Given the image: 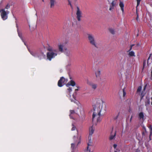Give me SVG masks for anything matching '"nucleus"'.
<instances>
[{"label": "nucleus", "mask_w": 152, "mask_h": 152, "mask_svg": "<svg viewBox=\"0 0 152 152\" xmlns=\"http://www.w3.org/2000/svg\"><path fill=\"white\" fill-rule=\"evenodd\" d=\"M151 77H152V69L151 71Z\"/></svg>", "instance_id": "46"}, {"label": "nucleus", "mask_w": 152, "mask_h": 152, "mask_svg": "<svg viewBox=\"0 0 152 152\" xmlns=\"http://www.w3.org/2000/svg\"><path fill=\"white\" fill-rule=\"evenodd\" d=\"M139 45V44H137V46H138V45Z\"/></svg>", "instance_id": "53"}, {"label": "nucleus", "mask_w": 152, "mask_h": 152, "mask_svg": "<svg viewBox=\"0 0 152 152\" xmlns=\"http://www.w3.org/2000/svg\"><path fill=\"white\" fill-rule=\"evenodd\" d=\"M115 6V4L114 3V1H113L112 3L111 4L110 6L109 10H111L112 9H113L114 8V7Z\"/></svg>", "instance_id": "16"}, {"label": "nucleus", "mask_w": 152, "mask_h": 152, "mask_svg": "<svg viewBox=\"0 0 152 152\" xmlns=\"http://www.w3.org/2000/svg\"><path fill=\"white\" fill-rule=\"evenodd\" d=\"M150 129V137L152 135V127L151 125H150L149 127Z\"/></svg>", "instance_id": "23"}, {"label": "nucleus", "mask_w": 152, "mask_h": 152, "mask_svg": "<svg viewBox=\"0 0 152 152\" xmlns=\"http://www.w3.org/2000/svg\"><path fill=\"white\" fill-rule=\"evenodd\" d=\"M151 54H150V55H149V57L148 58V60H147V64H148V60L150 59V57L151 56Z\"/></svg>", "instance_id": "35"}, {"label": "nucleus", "mask_w": 152, "mask_h": 152, "mask_svg": "<svg viewBox=\"0 0 152 152\" xmlns=\"http://www.w3.org/2000/svg\"><path fill=\"white\" fill-rule=\"evenodd\" d=\"M119 113H118V115H117L116 116H115V118H114V119L115 120H116V119H117V118H118V115H119Z\"/></svg>", "instance_id": "39"}, {"label": "nucleus", "mask_w": 152, "mask_h": 152, "mask_svg": "<svg viewBox=\"0 0 152 152\" xmlns=\"http://www.w3.org/2000/svg\"><path fill=\"white\" fill-rule=\"evenodd\" d=\"M109 31L110 32L113 34H115L114 30L112 28H110L109 29Z\"/></svg>", "instance_id": "25"}, {"label": "nucleus", "mask_w": 152, "mask_h": 152, "mask_svg": "<svg viewBox=\"0 0 152 152\" xmlns=\"http://www.w3.org/2000/svg\"><path fill=\"white\" fill-rule=\"evenodd\" d=\"M123 96L124 97L125 96L126 94V93L124 89H123Z\"/></svg>", "instance_id": "33"}, {"label": "nucleus", "mask_w": 152, "mask_h": 152, "mask_svg": "<svg viewBox=\"0 0 152 152\" xmlns=\"http://www.w3.org/2000/svg\"><path fill=\"white\" fill-rule=\"evenodd\" d=\"M58 50L60 52H63V49H64L65 50L66 49V48H64V44H60L58 45Z\"/></svg>", "instance_id": "9"}, {"label": "nucleus", "mask_w": 152, "mask_h": 152, "mask_svg": "<svg viewBox=\"0 0 152 152\" xmlns=\"http://www.w3.org/2000/svg\"><path fill=\"white\" fill-rule=\"evenodd\" d=\"M117 146V145L116 144H114L113 145V147L114 148H115Z\"/></svg>", "instance_id": "42"}, {"label": "nucleus", "mask_w": 152, "mask_h": 152, "mask_svg": "<svg viewBox=\"0 0 152 152\" xmlns=\"http://www.w3.org/2000/svg\"><path fill=\"white\" fill-rule=\"evenodd\" d=\"M141 0H137V7H138L140 4Z\"/></svg>", "instance_id": "31"}, {"label": "nucleus", "mask_w": 152, "mask_h": 152, "mask_svg": "<svg viewBox=\"0 0 152 152\" xmlns=\"http://www.w3.org/2000/svg\"><path fill=\"white\" fill-rule=\"evenodd\" d=\"M70 114L69 115V116L70 118L73 119V118L72 116V115L74 114L75 113L74 110H70Z\"/></svg>", "instance_id": "17"}, {"label": "nucleus", "mask_w": 152, "mask_h": 152, "mask_svg": "<svg viewBox=\"0 0 152 152\" xmlns=\"http://www.w3.org/2000/svg\"><path fill=\"white\" fill-rule=\"evenodd\" d=\"M151 105H152V97L151 98Z\"/></svg>", "instance_id": "44"}, {"label": "nucleus", "mask_w": 152, "mask_h": 152, "mask_svg": "<svg viewBox=\"0 0 152 152\" xmlns=\"http://www.w3.org/2000/svg\"><path fill=\"white\" fill-rule=\"evenodd\" d=\"M146 60H144L143 61V68H144V67L145 66V64H146Z\"/></svg>", "instance_id": "32"}, {"label": "nucleus", "mask_w": 152, "mask_h": 152, "mask_svg": "<svg viewBox=\"0 0 152 152\" xmlns=\"http://www.w3.org/2000/svg\"><path fill=\"white\" fill-rule=\"evenodd\" d=\"M144 134V132H142V135H143V134Z\"/></svg>", "instance_id": "48"}, {"label": "nucleus", "mask_w": 152, "mask_h": 152, "mask_svg": "<svg viewBox=\"0 0 152 152\" xmlns=\"http://www.w3.org/2000/svg\"><path fill=\"white\" fill-rule=\"evenodd\" d=\"M42 1H44V0H42Z\"/></svg>", "instance_id": "51"}, {"label": "nucleus", "mask_w": 152, "mask_h": 152, "mask_svg": "<svg viewBox=\"0 0 152 152\" xmlns=\"http://www.w3.org/2000/svg\"><path fill=\"white\" fill-rule=\"evenodd\" d=\"M146 86H147V85H145L144 86V88H143V90H145V89H146Z\"/></svg>", "instance_id": "41"}, {"label": "nucleus", "mask_w": 152, "mask_h": 152, "mask_svg": "<svg viewBox=\"0 0 152 152\" xmlns=\"http://www.w3.org/2000/svg\"><path fill=\"white\" fill-rule=\"evenodd\" d=\"M114 152H117L116 151H115Z\"/></svg>", "instance_id": "52"}, {"label": "nucleus", "mask_w": 152, "mask_h": 152, "mask_svg": "<svg viewBox=\"0 0 152 152\" xmlns=\"http://www.w3.org/2000/svg\"><path fill=\"white\" fill-rule=\"evenodd\" d=\"M132 118V116L131 117V118H130V122L131 121Z\"/></svg>", "instance_id": "43"}, {"label": "nucleus", "mask_w": 152, "mask_h": 152, "mask_svg": "<svg viewBox=\"0 0 152 152\" xmlns=\"http://www.w3.org/2000/svg\"><path fill=\"white\" fill-rule=\"evenodd\" d=\"M95 75L97 78H100L101 71L99 70H97L95 72Z\"/></svg>", "instance_id": "11"}, {"label": "nucleus", "mask_w": 152, "mask_h": 152, "mask_svg": "<svg viewBox=\"0 0 152 152\" xmlns=\"http://www.w3.org/2000/svg\"><path fill=\"white\" fill-rule=\"evenodd\" d=\"M150 104V101L149 100H148L147 101L145 102V105L146 106L149 105Z\"/></svg>", "instance_id": "27"}, {"label": "nucleus", "mask_w": 152, "mask_h": 152, "mask_svg": "<svg viewBox=\"0 0 152 152\" xmlns=\"http://www.w3.org/2000/svg\"><path fill=\"white\" fill-rule=\"evenodd\" d=\"M73 139L75 142V143H76L77 142H78L77 145H78L80 143V138H77V140H76V137H75V136H74L73 137Z\"/></svg>", "instance_id": "18"}, {"label": "nucleus", "mask_w": 152, "mask_h": 152, "mask_svg": "<svg viewBox=\"0 0 152 152\" xmlns=\"http://www.w3.org/2000/svg\"><path fill=\"white\" fill-rule=\"evenodd\" d=\"M75 1H76L77 0H74Z\"/></svg>", "instance_id": "50"}, {"label": "nucleus", "mask_w": 152, "mask_h": 152, "mask_svg": "<svg viewBox=\"0 0 152 152\" xmlns=\"http://www.w3.org/2000/svg\"><path fill=\"white\" fill-rule=\"evenodd\" d=\"M134 44H132L130 45V49L128 51V52H129L131 51V50H132V47L134 46Z\"/></svg>", "instance_id": "29"}, {"label": "nucleus", "mask_w": 152, "mask_h": 152, "mask_svg": "<svg viewBox=\"0 0 152 152\" xmlns=\"http://www.w3.org/2000/svg\"><path fill=\"white\" fill-rule=\"evenodd\" d=\"M87 36L88 41L90 43L95 47L96 48V43L94 36L93 34H87Z\"/></svg>", "instance_id": "3"}, {"label": "nucleus", "mask_w": 152, "mask_h": 152, "mask_svg": "<svg viewBox=\"0 0 152 152\" xmlns=\"http://www.w3.org/2000/svg\"><path fill=\"white\" fill-rule=\"evenodd\" d=\"M71 102H73V101L72 100H71Z\"/></svg>", "instance_id": "49"}, {"label": "nucleus", "mask_w": 152, "mask_h": 152, "mask_svg": "<svg viewBox=\"0 0 152 152\" xmlns=\"http://www.w3.org/2000/svg\"><path fill=\"white\" fill-rule=\"evenodd\" d=\"M50 0V7H53L55 4H56V0Z\"/></svg>", "instance_id": "13"}, {"label": "nucleus", "mask_w": 152, "mask_h": 152, "mask_svg": "<svg viewBox=\"0 0 152 152\" xmlns=\"http://www.w3.org/2000/svg\"><path fill=\"white\" fill-rule=\"evenodd\" d=\"M134 53L133 51H130L129 53V55L130 56H135Z\"/></svg>", "instance_id": "22"}, {"label": "nucleus", "mask_w": 152, "mask_h": 152, "mask_svg": "<svg viewBox=\"0 0 152 152\" xmlns=\"http://www.w3.org/2000/svg\"><path fill=\"white\" fill-rule=\"evenodd\" d=\"M10 7V5L9 4H7L5 8L6 9H8Z\"/></svg>", "instance_id": "34"}, {"label": "nucleus", "mask_w": 152, "mask_h": 152, "mask_svg": "<svg viewBox=\"0 0 152 152\" xmlns=\"http://www.w3.org/2000/svg\"><path fill=\"white\" fill-rule=\"evenodd\" d=\"M47 50L49 51V52H53L56 51V50H53L52 47L50 46H48V47H47Z\"/></svg>", "instance_id": "19"}, {"label": "nucleus", "mask_w": 152, "mask_h": 152, "mask_svg": "<svg viewBox=\"0 0 152 152\" xmlns=\"http://www.w3.org/2000/svg\"><path fill=\"white\" fill-rule=\"evenodd\" d=\"M116 134V131L113 134H112V133L111 132L110 135L109 137V139L110 140H112L114 139L115 137V136Z\"/></svg>", "instance_id": "12"}, {"label": "nucleus", "mask_w": 152, "mask_h": 152, "mask_svg": "<svg viewBox=\"0 0 152 152\" xmlns=\"http://www.w3.org/2000/svg\"><path fill=\"white\" fill-rule=\"evenodd\" d=\"M75 85V82L73 80H71L67 84H66V86L67 87H68L70 86H74Z\"/></svg>", "instance_id": "10"}, {"label": "nucleus", "mask_w": 152, "mask_h": 152, "mask_svg": "<svg viewBox=\"0 0 152 152\" xmlns=\"http://www.w3.org/2000/svg\"><path fill=\"white\" fill-rule=\"evenodd\" d=\"M119 5L121 7V11H122V12L123 13L124 12V3H123V2H121V1H120L119 4Z\"/></svg>", "instance_id": "14"}, {"label": "nucleus", "mask_w": 152, "mask_h": 152, "mask_svg": "<svg viewBox=\"0 0 152 152\" xmlns=\"http://www.w3.org/2000/svg\"><path fill=\"white\" fill-rule=\"evenodd\" d=\"M23 42L24 43V45H25L26 46V43L24 41V42Z\"/></svg>", "instance_id": "45"}, {"label": "nucleus", "mask_w": 152, "mask_h": 152, "mask_svg": "<svg viewBox=\"0 0 152 152\" xmlns=\"http://www.w3.org/2000/svg\"><path fill=\"white\" fill-rule=\"evenodd\" d=\"M144 115L143 113L142 112H141L139 114V118L140 120H143L144 118Z\"/></svg>", "instance_id": "15"}, {"label": "nucleus", "mask_w": 152, "mask_h": 152, "mask_svg": "<svg viewBox=\"0 0 152 152\" xmlns=\"http://www.w3.org/2000/svg\"><path fill=\"white\" fill-rule=\"evenodd\" d=\"M77 89H75V92H76V91H78V88H79V87H78V86H77Z\"/></svg>", "instance_id": "40"}, {"label": "nucleus", "mask_w": 152, "mask_h": 152, "mask_svg": "<svg viewBox=\"0 0 152 152\" xmlns=\"http://www.w3.org/2000/svg\"><path fill=\"white\" fill-rule=\"evenodd\" d=\"M71 148H72V152H74V149L75 148V144L74 143L71 144Z\"/></svg>", "instance_id": "24"}, {"label": "nucleus", "mask_w": 152, "mask_h": 152, "mask_svg": "<svg viewBox=\"0 0 152 152\" xmlns=\"http://www.w3.org/2000/svg\"><path fill=\"white\" fill-rule=\"evenodd\" d=\"M65 79L63 77L60 78L58 83V85L59 87H61L66 82Z\"/></svg>", "instance_id": "8"}, {"label": "nucleus", "mask_w": 152, "mask_h": 152, "mask_svg": "<svg viewBox=\"0 0 152 152\" xmlns=\"http://www.w3.org/2000/svg\"><path fill=\"white\" fill-rule=\"evenodd\" d=\"M68 5H69L71 8H72V6L71 4V2L69 0H68Z\"/></svg>", "instance_id": "30"}, {"label": "nucleus", "mask_w": 152, "mask_h": 152, "mask_svg": "<svg viewBox=\"0 0 152 152\" xmlns=\"http://www.w3.org/2000/svg\"><path fill=\"white\" fill-rule=\"evenodd\" d=\"M94 131V128L93 126H91L89 128V136L88 137V142L87 144V149L85 151V152H92L91 151V147H92V141L91 140V136Z\"/></svg>", "instance_id": "2"}, {"label": "nucleus", "mask_w": 152, "mask_h": 152, "mask_svg": "<svg viewBox=\"0 0 152 152\" xmlns=\"http://www.w3.org/2000/svg\"><path fill=\"white\" fill-rule=\"evenodd\" d=\"M151 94H152V91Z\"/></svg>", "instance_id": "54"}, {"label": "nucleus", "mask_w": 152, "mask_h": 152, "mask_svg": "<svg viewBox=\"0 0 152 152\" xmlns=\"http://www.w3.org/2000/svg\"><path fill=\"white\" fill-rule=\"evenodd\" d=\"M18 35L19 37L22 40L23 42H24V40L23 39V38L22 37V34L21 33H20L18 32Z\"/></svg>", "instance_id": "26"}, {"label": "nucleus", "mask_w": 152, "mask_h": 152, "mask_svg": "<svg viewBox=\"0 0 152 152\" xmlns=\"http://www.w3.org/2000/svg\"><path fill=\"white\" fill-rule=\"evenodd\" d=\"M65 50H66V51L64 52V53L67 56H70V52L68 50H67L66 48Z\"/></svg>", "instance_id": "21"}, {"label": "nucleus", "mask_w": 152, "mask_h": 152, "mask_svg": "<svg viewBox=\"0 0 152 152\" xmlns=\"http://www.w3.org/2000/svg\"><path fill=\"white\" fill-rule=\"evenodd\" d=\"M76 15V18L77 20L78 21H80L81 20V18L83 17L82 13L78 7H77Z\"/></svg>", "instance_id": "7"}, {"label": "nucleus", "mask_w": 152, "mask_h": 152, "mask_svg": "<svg viewBox=\"0 0 152 152\" xmlns=\"http://www.w3.org/2000/svg\"><path fill=\"white\" fill-rule=\"evenodd\" d=\"M90 85L91 87L92 88L94 89V90L97 87V84L95 83H92Z\"/></svg>", "instance_id": "20"}, {"label": "nucleus", "mask_w": 152, "mask_h": 152, "mask_svg": "<svg viewBox=\"0 0 152 152\" xmlns=\"http://www.w3.org/2000/svg\"><path fill=\"white\" fill-rule=\"evenodd\" d=\"M67 90L69 91V92H71L72 91V88L70 87H69L68 89Z\"/></svg>", "instance_id": "36"}, {"label": "nucleus", "mask_w": 152, "mask_h": 152, "mask_svg": "<svg viewBox=\"0 0 152 152\" xmlns=\"http://www.w3.org/2000/svg\"><path fill=\"white\" fill-rule=\"evenodd\" d=\"M136 13H137V17L136 18V20L137 21H138V18H139V15L137 14V12H136Z\"/></svg>", "instance_id": "37"}, {"label": "nucleus", "mask_w": 152, "mask_h": 152, "mask_svg": "<svg viewBox=\"0 0 152 152\" xmlns=\"http://www.w3.org/2000/svg\"><path fill=\"white\" fill-rule=\"evenodd\" d=\"M76 129V127L74 126H73L72 127V131H74V130H75V129Z\"/></svg>", "instance_id": "38"}, {"label": "nucleus", "mask_w": 152, "mask_h": 152, "mask_svg": "<svg viewBox=\"0 0 152 152\" xmlns=\"http://www.w3.org/2000/svg\"><path fill=\"white\" fill-rule=\"evenodd\" d=\"M28 50L30 54L33 56L38 58L40 60L42 59V57L43 56L44 53L40 52H34L31 51L28 48Z\"/></svg>", "instance_id": "4"}, {"label": "nucleus", "mask_w": 152, "mask_h": 152, "mask_svg": "<svg viewBox=\"0 0 152 152\" xmlns=\"http://www.w3.org/2000/svg\"><path fill=\"white\" fill-rule=\"evenodd\" d=\"M104 110V113L106 111H105V110Z\"/></svg>", "instance_id": "47"}, {"label": "nucleus", "mask_w": 152, "mask_h": 152, "mask_svg": "<svg viewBox=\"0 0 152 152\" xmlns=\"http://www.w3.org/2000/svg\"><path fill=\"white\" fill-rule=\"evenodd\" d=\"M141 88H142V87L141 86H139L137 90V92H140L141 91Z\"/></svg>", "instance_id": "28"}, {"label": "nucleus", "mask_w": 152, "mask_h": 152, "mask_svg": "<svg viewBox=\"0 0 152 152\" xmlns=\"http://www.w3.org/2000/svg\"><path fill=\"white\" fill-rule=\"evenodd\" d=\"M102 110L99 107H95L94 109V112L92 115V120L93 121L96 117L97 122H100L101 121L100 116L104 115V113H102Z\"/></svg>", "instance_id": "1"}, {"label": "nucleus", "mask_w": 152, "mask_h": 152, "mask_svg": "<svg viewBox=\"0 0 152 152\" xmlns=\"http://www.w3.org/2000/svg\"><path fill=\"white\" fill-rule=\"evenodd\" d=\"M1 12V16L3 20H6L8 18V14L9 12L8 11H6L5 9H1L0 11Z\"/></svg>", "instance_id": "5"}, {"label": "nucleus", "mask_w": 152, "mask_h": 152, "mask_svg": "<svg viewBox=\"0 0 152 152\" xmlns=\"http://www.w3.org/2000/svg\"><path fill=\"white\" fill-rule=\"evenodd\" d=\"M57 55V53L54 52H48L46 54L47 58L49 61H51L52 59L55 58Z\"/></svg>", "instance_id": "6"}]
</instances>
